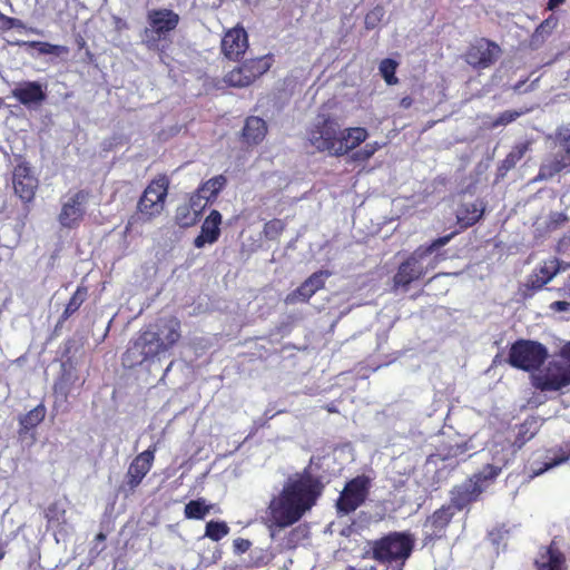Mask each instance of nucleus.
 Instances as JSON below:
<instances>
[{
	"label": "nucleus",
	"mask_w": 570,
	"mask_h": 570,
	"mask_svg": "<svg viewBox=\"0 0 570 570\" xmlns=\"http://www.w3.org/2000/svg\"><path fill=\"white\" fill-rule=\"evenodd\" d=\"M318 493L317 484L309 476L288 479L282 492L271 500L265 524L271 530L294 524L314 505Z\"/></svg>",
	"instance_id": "nucleus-1"
},
{
	"label": "nucleus",
	"mask_w": 570,
	"mask_h": 570,
	"mask_svg": "<svg viewBox=\"0 0 570 570\" xmlns=\"http://www.w3.org/2000/svg\"><path fill=\"white\" fill-rule=\"evenodd\" d=\"M453 237V234L436 238L429 246L417 247L405 262H403L393 277L394 287L407 286L412 282L423 277L430 271L434 269L438 264V258H431L428 263V257L438 248L445 246Z\"/></svg>",
	"instance_id": "nucleus-2"
},
{
	"label": "nucleus",
	"mask_w": 570,
	"mask_h": 570,
	"mask_svg": "<svg viewBox=\"0 0 570 570\" xmlns=\"http://www.w3.org/2000/svg\"><path fill=\"white\" fill-rule=\"evenodd\" d=\"M169 179L161 175L153 179L145 188L137 203L138 215L131 216L125 227V234H129L134 225L141 218L151 220L158 217L165 209L168 195Z\"/></svg>",
	"instance_id": "nucleus-3"
},
{
	"label": "nucleus",
	"mask_w": 570,
	"mask_h": 570,
	"mask_svg": "<svg viewBox=\"0 0 570 570\" xmlns=\"http://www.w3.org/2000/svg\"><path fill=\"white\" fill-rule=\"evenodd\" d=\"M414 539L410 534L394 532L372 544L373 558L383 563H396L392 570H401L405 560L411 556Z\"/></svg>",
	"instance_id": "nucleus-4"
},
{
	"label": "nucleus",
	"mask_w": 570,
	"mask_h": 570,
	"mask_svg": "<svg viewBox=\"0 0 570 570\" xmlns=\"http://www.w3.org/2000/svg\"><path fill=\"white\" fill-rule=\"evenodd\" d=\"M533 385L541 391H559L570 385V342L543 371L533 375Z\"/></svg>",
	"instance_id": "nucleus-5"
},
{
	"label": "nucleus",
	"mask_w": 570,
	"mask_h": 570,
	"mask_svg": "<svg viewBox=\"0 0 570 570\" xmlns=\"http://www.w3.org/2000/svg\"><path fill=\"white\" fill-rule=\"evenodd\" d=\"M341 134L338 122L326 115H318L308 131V141L318 151H327L334 156Z\"/></svg>",
	"instance_id": "nucleus-6"
},
{
	"label": "nucleus",
	"mask_w": 570,
	"mask_h": 570,
	"mask_svg": "<svg viewBox=\"0 0 570 570\" xmlns=\"http://www.w3.org/2000/svg\"><path fill=\"white\" fill-rule=\"evenodd\" d=\"M167 352L160 343V334L147 330L134 342L124 355V363L132 367L144 361L159 356Z\"/></svg>",
	"instance_id": "nucleus-7"
},
{
	"label": "nucleus",
	"mask_w": 570,
	"mask_h": 570,
	"mask_svg": "<svg viewBox=\"0 0 570 570\" xmlns=\"http://www.w3.org/2000/svg\"><path fill=\"white\" fill-rule=\"evenodd\" d=\"M149 28L142 33V42L149 48H156L157 42L163 35L174 30L178 22L179 16L168 9L150 10L147 14Z\"/></svg>",
	"instance_id": "nucleus-8"
},
{
	"label": "nucleus",
	"mask_w": 570,
	"mask_h": 570,
	"mask_svg": "<svg viewBox=\"0 0 570 570\" xmlns=\"http://www.w3.org/2000/svg\"><path fill=\"white\" fill-rule=\"evenodd\" d=\"M547 357L543 345L532 341H519L510 350L509 362L512 366L530 371L542 364Z\"/></svg>",
	"instance_id": "nucleus-9"
},
{
	"label": "nucleus",
	"mask_w": 570,
	"mask_h": 570,
	"mask_svg": "<svg viewBox=\"0 0 570 570\" xmlns=\"http://www.w3.org/2000/svg\"><path fill=\"white\" fill-rule=\"evenodd\" d=\"M271 68L268 57H259L246 61L225 76V82L232 87H247Z\"/></svg>",
	"instance_id": "nucleus-10"
},
{
	"label": "nucleus",
	"mask_w": 570,
	"mask_h": 570,
	"mask_svg": "<svg viewBox=\"0 0 570 570\" xmlns=\"http://www.w3.org/2000/svg\"><path fill=\"white\" fill-rule=\"evenodd\" d=\"M500 47L487 39H479L471 45L464 55L465 61L473 68L485 69L500 57Z\"/></svg>",
	"instance_id": "nucleus-11"
},
{
	"label": "nucleus",
	"mask_w": 570,
	"mask_h": 570,
	"mask_svg": "<svg viewBox=\"0 0 570 570\" xmlns=\"http://www.w3.org/2000/svg\"><path fill=\"white\" fill-rule=\"evenodd\" d=\"M368 480L357 476L346 484L337 501L340 512L350 513L356 510L365 500Z\"/></svg>",
	"instance_id": "nucleus-12"
},
{
	"label": "nucleus",
	"mask_w": 570,
	"mask_h": 570,
	"mask_svg": "<svg viewBox=\"0 0 570 570\" xmlns=\"http://www.w3.org/2000/svg\"><path fill=\"white\" fill-rule=\"evenodd\" d=\"M88 193L80 190L73 194L63 203L59 222L63 227H73L80 223L85 215Z\"/></svg>",
	"instance_id": "nucleus-13"
},
{
	"label": "nucleus",
	"mask_w": 570,
	"mask_h": 570,
	"mask_svg": "<svg viewBox=\"0 0 570 570\" xmlns=\"http://www.w3.org/2000/svg\"><path fill=\"white\" fill-rule=\"evenodd\" d=\"M567 264L556 257L543 261L528 277L525 286L529 289H540L548 284L558 273L566 271Z\"/></svg>",
	"instance_id": "nucleus-14"
},
{
	"label": "nucleus",
	"mask_w": 570,
	"mask_h": 570,
	"mask_svg": "<svg viewBox=\"0 0 570 570\" xmlns=\"http://www.w3.org/2000/svg\"><path fill=\"white\" fill-rule=\"evenodd\" d=\"M12 184L14 193L23 200L33 199L38 187V179L26 164L18 165L13 170Z\"/></svg>",
	"instance_id": "nucleus-15"
},
{
	"label": "nucleus",
	"mask_w": 570,
	"mask_h": 570,
	"mask_svg": "<svg viewBox=\"0 0 570 570\" xmlns=\"http://www.w3.org/2000/svg\"><path fill=\"white\" fill-rule=\"evenodd\" d=\"M154 452L155 449H148L137 455L130 463L126 474V484L130 490L136 489L149 472L154 461Z\"/></svg>",
	"instance_id": "nucleus-16"
},
{
	"label": "nucleus",
	"mask_w": 570,
	"mask_h": 570,
	"mask_svg": "<svg viewBox=\"0 0 570 570\" xmlns=\"http://www.w3.org/2000/svg\"><path fill=\"white\" fill-rule=\"evenodd\" d=\"M248 47L247 33L244 28L236 27L228 30L222 40L223 53L233 60L245 53Z\"/></svg>",
	"instance_id": "nucleus-17"
},
{
	"label": "nucleus",
	"mask_w": 570,
	"mask_h": 570,
	"mask_svg": "<svg viewBox=\"0 0 570 570\" xmlns=\"http://www.w3.org/2000/svg\"><path fill=\"white\" fill-rule=\"evenodd\" d=\"M222 214L214 209L205 218L200 234L194 239L196 248H203L206 244H214L218 240L220 235Z\"/></svg>",
	"instance_id": "nucleus-18"
},
{
	"label": "nucleus",
	"mask_w": 570,
	"mask_h": 570,
	"mask_svg": "<svg viewBox=\"0 0 570 570\" xmlns=\"http://www.w3.org/2000/svg\"><path fill=\"white\" fill-rule=\"evenodd\" d=\"M327 275L326 272L314 273L296 291L286 296L285 303L306 302L317 289L323 287L324 278Z\"/></svg>",
	"instance_id": "nucleus-19"
},
{
	"label": "nucleus",
	"mask_w": 570,
	"mask_h": 570,
	"mask_svg": "<svg viewBox=\"0 0 570 570\" xmlns=\"http://www.w3.org/2000/svg\"><path fill=\"white\" fill-rule=\"evenodd\" d=\"M367 138V130L362 127L341 129L337 147L334 156H343L356 148Z\"/></svg>",
	"instance_id": "nucleus-20"
},
{
	"label": "nucleus",
	"mask_w": 570,
	"mask_h": 570,
	"mask_svg": "<svg viewBox=\"0 0 570 570\" xmlns=\"http://www.w3.org/2000/svg\"><path fill=\"white\" fill-rule=\"evenodd\" d=\"M500 472L499 468L487 465L481 472L474 474L473 478L464 485V500H475L483 491V482L495 478Z\"/></svg>",
	"instance_id": "nucleus-21"
},
{
	"label": "nucleus",
	"mask_w": 570,
	"mask_h": 570,
	"mask_svg": "<svg viewBox=\"0 0 570 570\" xmlns=\"http://www.w3.org/2000/svg\"><path fill=\"white\" fill-rule=\"evenodd\" d=\"M46 415V409L43 405H38L35 409L30 410L24 416L20 419V430H19V436L22 440H26L27 438L30 439L29 444H33L36 441V438L33 433L29 435V432L33 430L38 424H40Z\"/></svg>",
	"instance_id": "nucleus-22"
},
{
	"label": "nucleus",
	"mask_w": 570,
	"mask_h": 570,
	"mask_svg": "<svg viewBox=\"0 0 570 570\" xmlns=\"http://www.w3.org/2000/svg\"><path fill=\"white\" fill-rule=\"evenodd\" d=\"M156 333L160 334V343L168 351L180 338V322L175 317L164 320Z\"/></svg>",
	"instance_id": "nucleus-23"
},
{
	"label": "nucleus",
	"mask_w": 570,
	"mask_h": 570,
	"mask_svg": "<svg viewBox=\"0 0 570 570\" xmlns=\"http://www.w3.org/2000/svg\"><path fill=\"white\" fill-rule=\"evenodd\" d=\"M538 570H562L563 554L553 546L546 548L535 561Z\"/></svg>",
	"instance_id": "nucleus-24"
},
{
	"label": "nucleus",
	"mask_w": 570,
	"mask_h": 570,
	"mask_svg": "<svg viewBox=\"0 0 570 570\" xmlns=\"http://www.w3.org/2000/svg\"><path fill=\"white\" fill-rule=\"evenodd\" d=\"M568 167H570L568 157L564 155H553L542 163L538 179H550Z\"/></svg>",
	"instance_id": "nucleus-25"
},
{
	"label": "nucleus",
	"mask_w": 570,
	"mask_h": 570,
	"mask_svg": "<svg viewBox=\"0 0 570 570\" xmlns=\"http://www.w3.org/2000/svg\"><path fill=\"white\" fill-rule=\"evenodd\" d=\"M13 95L23 105L41 102L46 97L37 82H28L16 88Z\"/></svg>",
	"instance_id": "nucleus-26"
},
{
	"label": "nucleus",
	"mask_w": 570,
	"mask_h": 570,
	"mask_svg": "<svg viewBox=\"0 0 570 570\" xmlns=\"http://www.w3.org/2000/svg\"><path fill=\"white\" fill-rule=\"evenodd\" d=\"M483 214V207L481 203H465L462 204L458 209L456 218L463 227H469L475 224Z\"/></svg>",
	"instance_id": "nucleus-27"
},
{
	"label": "nucleus",
	"mask_w": 570,
	"mask_h": 570,
	"mask_svg": "<svg viewBox=\"0 0 570 570\" xmlns=\"http://www.w3.org/2000/svg\"><path fill=\"white\" fill-rule=\"evenodd\" d=\"M267 132L265 121L258 117H249L244 127V137L248 142L258 144Z\"/></svg>",
	"instance_id": "nucleus-28"
},
{
	"label": "nucleus",
	"mask_w": 570,
	"mask_h": 570,
	"mask_svg": "<svg viewBox=\"0 0 570 570\" xmlns=\"http://www.w3.org/2000/svg\"><path fill=\"white\" fill-rule=\"evenodd\" d=\"M531 145V140H524L522 142L517 144L503 160V166L507 169L514 167L517 163L520 161L524 157V155L530 150Z\"/></svg>",
	"instance_id": "nucleus-29"
},
{
	"label": "nucleus",
	"mask_w": 570,
	"mask_h": 570,
	"mask_svg": "<svg viewBox=\"0 0 570 570\" xmlns=\"http://www.w3.org/2000/svg\"><path fill=\"white\" fill-rule=\"evenodd\" d=\"M212 509L210 504H206L204 499L193 500L185 505V517L187 519H204Z\"/></svg>",
	"instance_id": "nucleus-30"
},
{
	"label": "nucleus",
	"mask_w": 570,
	"mask_h": 570,
	"mask_svg": "<svg viewBox=\"0 0 570 570\" xmlns=\"http://www.w3.org/2000/svg\"><path fill=\"white\" fill-rule=\"evenodd\" d=\"M88 295V291L86 287H78L72 297L70 298L69 303L67 304L62 315L61 321H66L68 317H70L76 311L79 309V307L82 305V303L86 301Z\"/></svg>",
	"instance_id": "nucleus-31"
},
{
	"label": "nucleus",
	"mask_w": 570,
	"mask_h": 570,
	"mask_svg": "<svg viewBox=\"0 0 570 570\" xmlns=\"http://www.w3.org/2000/svg\"><path fill=\"white\" fill-rule=\"evenodd\" d=\"M199 216L195 214L187 204H181L177 207L175 220L180 227H190L195 225Z\"/></svg>",
	"instance_id": "nucleus-32"
},
{
	"label": "nucleus",
	"mask_w": 570,
	"mask_h": 570,
	"mask_svg": "<svg viewBox=\"0 0 570 570\" xmlns=\"http://www.w3.org/2000/svg\"><path fill=\"white\" fill-rule=\"evenodd\" d=\"M48 523L52 528H62L67 523L66 510L59 503H53L48 508L47 514Z\"/></svg>",
	"instance_id": "nucleus-33"
},
{
	"label": "nucleus",
	"mask_w": 570,
	"mask_h": 570,
	"mask_svg": "<svg viewBox=\"0 0 570 570\" xmlns=\"http://www.w3.org/2000/svg\"><path fill=\"white\" fill-rule=\"evenodd\" d=\"M226 184V178L223 175L216 176L207 180L198 190L209 200L222 190Z\"/></svg>",
	"instance_id": "nucleus-34"
},
{
	"label": "nucleus",
	"mask_w": 570,
	"mask_h": 570,
	"mask_svg": "<svg viewBox=\"0 0 570 570\" xmlns=\"http://www.w3.org/2000/svg\"><path fill=\"white\" fill-rule=\"evenodd\" d=\"M29 45L36 48L39 51V53L42 55L62 56L68 55L69 52V49L65 46L51 45L48 42L32 41Z\"/></svg>",
	"instance_id": "nucleus-35"
},
{
	"label": "nucleus",
	"mask_w": 570,
	"mask_h": 570,
	"mask_svg": "<svg viewBox=\"0 0 570 570\" xmlns=\"http://www.w3.org/2000/svg\"><path fill=\"white\" fill-rule=\"evenodd\" d=\"M397 67V62L393 59H384L380 63V72L387 85L397 83V78L395 77V70Z\"/></svg>",
	"instance_id": "nucleus-36"
},
{
	"label": "nucleus",
	"mask_w": 570,
	"mask_h": 570,
	"mask_svg": "<svg viewBox=\"0 0 570 570\" xmlns=\"http://www.w3.org/2000/svg\"><path fill=\"white\" fill-rule=\"evenodd\" d=\"M229 532V528L225 522L210 521L206 524V537L214 541H218Z\"/></svg>",
	"instance_id": "nucleus-37"
},
{
	"label": "nucleus",
	"mask_w": 570,
	"mask_h": 570,
	"mask_svg": "<svg viewBox=\"0 0 570 570\" xmlns=\"http://www.w3.org/2000/svg\"><path fill=\"white\" fill-rule=\"evenodd\" d=\"M556 140L561 150L564 153L563 155L570 160V127L566 126L558 129Z\"/></svg>",
	"instance_id": "nucleus-38"
},
{
	"label": "nucleus",
	"mask_w": 570,
	"mask_h": 570,
	"mask_svg": "<svg viewBox=\"0 0 570 570\" xmlns=\"http://www.w3.org/2000/svg\"><path fill=\"white\" fill-rule=\"evenodd\" d=\"M285 223L282 219H272L264 226V234L268 239H276L285 229Z\"/></svg>",
	"instance_id": "nucleus-39"
},
{
	"label": "nucleus",
	"mask_w": 570,
	"mask_h": 570,
	"mask_svg": "<svg viewBox=\"0 0 570 570\" xmlns=\"http://www.w3.org/2000/svg\"><path fill=\"white\" fill-rule=\"evenodd\" d=\"M451 514L448 509H440L429 519V523L436 530L443 529L450 521Z\"/></svg>",
	"instance_id": "nucleus-40"
},
{
	"label": "nucleus",
	"mask_w": 570,
	"mask_h": 570,
	"mask_svg": "<svg viewBox=\"0 0 570 570\" xmlns=\"http://www.w3.org/2000/svg\"><path fill=\"white\" fill-rule=\"evenodd\" d=\"M207 202L208 199L199 190H197L190 196L189 202L186 204L195 214L200 216L202 212L206 207Z\"/></svg>",
	"instance_id": "nucleus-41"
},
{
	"label": "nucleus",
	"mask_w": 570,
	"mask_h": 570,
	"mask_svg": "<svg viewBox=\"0 0 570 570\" xmlns=\"http://www.w3.org/2000/svg\"><path fill=\"white\" fill-rule=\"evenodd\" d=\"M567 446H569V454H564V452H562L559 456H557L556 459H553L552 461L550 462H546L544 463V466L543 468H540L538 470H532L531 474H530V478H534V476H538L540 474H542L544 471H548L549 469L553 468V466H557L563 462H567L569 456H570V443L567 444Z\"/></svg>",
	"instance_id": "nucleus-42"
},
{
	"label": "nucleus",
	"mask_w": 570,
	"mask_h": 570,
	"mask_svg": "<svg viewBox=\"0 0 570 570\" xmlns=\"http://www.w3.org/2000/svg\"><path fill=\"white\" fill-rule=\"evenodd\" d=\"M383 17L384 9L382 7H375L365 16L364 23L366 29H374L380 23Z\"/></svg>",
	"instance_id": "nucleus-43"
},
{
	"label": "nucleus",
	"mask_w": 570,
	"mask_h": 570,
	"mask_svg": "<svg viewBox=\"0 0 570 570\" xmlns=\"http://www.w3.org/2000/svg\"><path fill=\"white\" fill-rule=\"evenodd\" d=\"M521 112L507 110L502 112L492 124V127L505 126L512 121H514Z\"/></svg>",
	"instance_id": "nucleus-44"
},
{
	"label": "nucleus",
	"mask_w": 570,
	"mask_h": 570,
	"mask_svg": "<svg viewBox=\"0 0 570 570\" xmlns=\"http://www.w3.org/2000/svg\"><path fill=\"white\" fill-rule=\"evenodd\" d=\"M380 148V145L377 142L374 144H366L360 151H357L356 156L358 159H368L371 158L374 153Z\"/></svg>",
	"instance_id": "nucleus-45"
},
{
	"label": "nucleus",
	"mask_w": 570,
	"mask_h": 570,
	"mask_svg": "<svg viewBox=\"0 0 570 570\" xmlns=\"http://www.w3.org/2000/svg\"><path fill=\"white\" fill-rule=\"evenodd\" d=\"M250 547V542L246 539H236L234 541V548L237 552L244 553L246 552Z\"/></svg>",
	"instance_id": "nucleus-46"
},
{
	"label": "nucleus",
	"mask_w": 570,
	"mask_h": 570,
	"mask_svg": "<svg viewBox=\"0 0 570 570\" xmlns=\"http://www.w3.org/2000/svg\"><path fill=\"white\" fill-rule=\"evenodd\" d=\"M569 306L570 303L566 301H558L551 304V308H553L557 312H566L568 311Z\"/></svg>",
	"instance_id": "nucleus-47"
},
{
	"label": "nucleus",
	"mask_w": 570,
	"mask_h": 570,
	"mask_svg": "<svg viewBox=\"0 0 570 570\" xmlns=\"http://www.w3.org/2000/svg\"><path fill=\"white\" fill-rule=\"evenodd\" d=\"M400 105L402 108L407 109L412 105V99L410 97H404L401 99Z\"/></svg>",
	"instance_id": "nucleus-48"
},
{
	"label": "nucleus",
	"mask_w": 570,
	"mask_h": 570,
	"mask_svg": "<svg viewBox=\"0 0 570 570\" xmlns=\"http://www.w3.org/2000/svg\"><path fill=\"white\" fill-rule=\"evenodd\" d=\"M1 20H2V29H3L7 24H9V27H11L12 21H13L11 18H7V17H6V16H3V14H2V17H1Z\"/></svg>",
	"instance_id": "nucleus-49"
},
{
	"label": "nucleus",
	"mask_w": 570,
	"mask_h": 570,
	"mask_svg": "<svg viewBox=\"0 0 570 570\" xmlns=\"http://www.w3.org/2000/svg\"><path fill=\"white\" fill-rule=\"evenodd\" d=\"M564 0H549V8L553 9L558 7L559 4L563 3Z\"/></svg>",
	"instance_id": "nucleus-50"
},
{
	"label": "nucleus",
	"mask_w": 570,
	"mask_h": 570,
	"mask_svg": "<svg viewBox=\"0 0 570 570\" xmlns=\"http://www.w3.org/2000/svg\"><path fill=\"white\" fill-rule=\"evenodd\" d=\"M96 539L99 541H104L106 539V535L104 533H98Z\"/></svg>",
	"instance_id": "nucleus-51"
},
{
	"label": "nucleus",
	"mask_w": 570,
	"mask_h": 570,
	"mask_svg": "<svg viewBox=\"0 0 570 570\" xmlns=\"http://www.w3.org/2000/svg\"><path fill=\"white\" fill-rule=\"evenodd\" d=\"M247 2H252V0H246Z\"/></svg>",
	"instance_id": "nucleus-52"
}]
</instances>
